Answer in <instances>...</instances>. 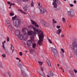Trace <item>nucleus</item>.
<instances>
[{"label": "nucleus", "mask_w": 77, "mask_h": 77, "mask_svg": "<svg viewBox=\"0 0 77 77\" xmlns=\"http://www.w3.org/2000/svg\"><path fill=\"white\" fill-rule=\"evenodd\" d=\"M51 51H52V53H54V55L55 57H57V51L56 49L53 48L51 47Z\"/></svg>", "instance_id": "obj_6"}, {"label": "nucleus", "mask_w": 77, "mask_h": 77, "mask_svg": "<svg viewBox=\"0 0 77 77\" xmlns=\"http://www.w3.org/2000/svg\"><path fill=\"white\" fill-rule=\"evenodd\" d=\"M12 48H13L12 47H11V50H12Z\"/></svg>", "instance_id": "obj_56"}, {"label": "nucleus", "mask_w": 77, "mask_h": 77, "mask_svg": "<svg viewBox=\"0 0 77 77\" xmlns=\"http://www.w3.org/2000/svg\"><path fill=\"white\" fill-rule=\"evenodd\" d=\"M29 28L33 29V30L35 31V32L34 33L33 35L34 36H36V34L38 35L39 33H40L39 35V40L38 43L39 45H41V44H42V42L44 40V35H43L42 32H41V31L40 30L38 31V29L37 28L34 27V26L32 25H29Z\"/></svg>", "instance_id": "obj_1"}, {"label": "nucleus", "mask_w": 77, "mask_h": 77, "mask_svg": "<svg viewBox=\"0 0 77 77\" xmlns=\"http://www.w3.org/2000/svg\"><path fill=\"white\" fill-rule=\"evenodd\" d=\"M44 26L45 27H49L50 26V25L48 23H47V22H45V23L44 24Z\"/></svg>", "instance_id": "obj_16"}, {"label": "nucleus", "mask_w": 77, "mask_h": 77, "mask_svg": "<svg viewBox=\"0 0 77 77\" xmlns=\"http://www.w3.org/2000/svg\"><path fill=\"white\" fill-rule=\"evenodd\" d=\"M20 11L21 13H22V14L23 13V11L22 10H20Z\"/></svg>", "instance_id": "obj_47"}, {"label": "nucleus", "mask_w": 77, "mask_h": 77, "mask_svg": "<svg viewBox=\"0 0 77 77\" xmlns=\"http://www.w3.org/2000/svg\"><path fill=\"white\" fill-rule=\"evenodd\" d=\"M47 76L48 77H50V76H49V75H47Z\"/></svg>", "instance_id": "obj_63"}, {"label": "nucleus", "mask_w": 77, "mask_h": 77, "mask_svg": "<svg viewBox=\"0 0 77 77\" xmlns=\"http://www.w3.org/2000/svg\"><path fill=\"white\" fill-rule=\"evenodd\" d=\"M21 74L23 77H28V75L26 74V72L24 71V69H21Z\"/></svg>", "instance_id": "obj_9"}, {"label": "nucleus", "mask_w": 77, "mask_h": 77, "mask_svg": "<svg viewBox=\"0 0 77 77\" xmlns=\"http://www.w3.org/2000/svg\"><path fill=\"white\" fill-rule=\"evenodd\" d=\"M73 2L75 4H76L77 3V2L76 1V0L74 1Z\"/></svg>", "instance_id": "obj_48"}, {"label": "nucleus", "mask_w": 77, "mask_h": 77, "mask_svg": "<svg viewBox=\"0 0 77 77\" xmlns=\"http://www.w3.org/2000/svg\"><path fill=\"white\" fill-rule=\"evenodd\" d=\"M0 67L1 68H3V66H2V62L0 61Z\"/></svg>", "instance_id": "obj_33"}, {"label": "nucleus", "mask_w": 77, "mask_h": 77, "mask_svg": "<svg viewBox=\"0 0 77 77\" xmlns=\"http://www.w3.org/2000/svg\"><path fill=\"white\" fill-rule=\"evenodd\" d=\"M74 53L77 56V50H75L74 51Z\"/></svg>", "instance_id": "obj_35"}, {"label": "nucleus", "mask_w": 77, "mask_h": 77, "mask_svg": "<svg viewBox=\"0 0 77 77\" xmlns=\"http://www.w3.org/2000/svg\"><path fill=\"white\" fill-rule=\"evenodd\" d=\"M38 72L40 75H41V76H43V77H45V75L44 74V72H42L41 73V72L39 71Z\"/></svg>", "instance_id": "obj_21"}, {"label": "nucleus", "mask_w": 77, "mask_h": 77, "mask_svg": "<svg viewBox=\"0 0 77 77\" xmlns=\"http://www.w3.org/2000/svg\"><path fill=\"white\" fill-rule=\"evenodd\" d=\"M62 21L63 22H66V20H65V18H64V17L63 18Z\"/></svg>", "instance_id": "obj_34"}, {"label": "nucleus", "mask_w": 77, "mask_h": 77, "mask_svg": "<svg viewBox=\"0 0 77 77\" xmlns=\"http://www.w3.org/2000/svg\"><path fill=\"white\" fill-rule=\"evenodd\" d=\"M52 21L53 23V24H54L55 23H57V21L55 20H54V19H53Z\"/></svg>", "instance_id": "obj_28"}, {"label": "nucleus", "mask_w": 77, "mask_h": 77, "mask_svg": "<svg viewBox=\"0 0 77 77\" xmlns=\"http://www.w3.org/2000/svg\"><path fill=\"white\" fill-rule=\"evenodd\" d=\"M10 15L11 17L14 16V14L12 13H10Z\"/></svg>", "instance_id": "obj_39"}, {"label": "nucleus", "mask_w": 77, "mask_h": 77, "mask_svg": "<svg viewBox=\"0 0 77 77\" xmlns=\"http://www.w3.org/2000/svg\"><path fill=\"white\" fill-rule=\"evenodd\" d=\"M47 62L48 65V66H51V63H50V61H49V60L47 59Z\"/></svg>", "instance_id": "obj_20"}, {"label": "nucleus", "mask_w": 77, "mask_h": 77, "mask_svg": "<svg viewBox=\"0 0 77 77\" xmlns=\"http://www.w3.org/2000/svg\"><path fill=\"white\" fill-rule=\"evenodd\" d=\"M6 23L7 24V26H8L9 29L10 30H11V29H12V25L10 23V22L8 20H7L5 21Z\"/></svg>", "instance_id": "obj_7"}, {"label": "nucleus", "mask_w": 77, "mask_h": 77, "mask_svg": "<svg viewBox=\"0 0 77 77\" xmlns=\"http://www.w3.org/2000/svg\"><path fill=\"white\" fill-rule=\"evenodd\" d=\"M31 39L32 41H34V36H32L31 37Z\"/></svg>", "instance_id": "obj_31"}, {"label": "nucleus", "mask_w": 77, "mask_h": 77, "mask_svg": "<svg viewBox=\"0 0 77 77\" xmlns=\"http://www.w3.org/2000/svg\"><path fill=\"white\" fill-rule=\"evenodd\" d=\"M22 14H26V13L25 12H23V13H22Z\"/></svg>", "instance_id": "obj_54"}, {"label": "nucleus", "mask_w": 77, "mask_h": 77, "mask_svg": "<svg viewBox=\"0 0 77 77\" xmlns=\"http://www.w3.org/2000/svg\"><path fill=\"white\" fill-rule=\"evenodd\" d=\"M5 41H4V42H2V47H3L4 49H5Z\"/></svg>", "instance_id": "obj_24"}, {"label": "nucleus", "mask_w": 77, "mask_h": 77, "mask_svg": "<svg viewBox=\"0 0 77 77\" xmlns=\"http://www.w3.org/2000/svg\"><path fill=\"white\" fill-rule=\"evenodd\" d=\"M8 5H11V2H8Z\"/></svg>", "instance_id": "obj_51"}, {"label": "nucleus", "mask_w": 77, "mask_h": 77, "mask_svg": "<svg viewBox=\"0 0 77 77\" xmlns=\"http://www.w3.org/2000/svg\"><path fill=\"white\" fill-rule=\"evenodd\" d=\"M19 54L21 56H22L23 55V53H22L21 52H20Z\"/></svg>", "instance_id": "obj_37"}, {"label": "nucleus", "mask_w": 77, "mask_h": 77, "mask_svg": "<svg viewBox=\"0 0 77 77\" xmlns=\"http://www.w3.org/2000/svg\"><path fill=\"white\" fill-rule=\"evenodd\" d=\"M38 6H40V3H38Z\"/></svg>", "instance_id": "obj_61"}, {"label": "nucleus", "mask_w": 77, "mask_h": 77, "mask_svg": "<svg viewBox=\"0 0 77 77\" xmlns=\"http://www.w3.org/2000/svg\"><path fill=\"white\" fill-rule=\"evenodd\" d=\"M16 60H19V62H18L17 65V66H18V67L21 69H21H23V63H22V62H21L20 59H19L18 57H17L16 58Z\"/></svg>", "instance_id": "obj_4"}, {"label": "nucleus", "mask_w": 77, "mask_h": 77, "mask_svg": "<svg viewBox=\"0 0 77 77\" xmlns=\"http://www.w3.org/2000/svg\"><path fill=\"white\" fill-rule=\"evenodd\" d=\"M33 52H34V51L33 50H31L30 51V52L31 53H33Z\"/></svg>", "instance_id": "obj_41"}, {"label": "nucleus", "mask_w": 77, "mask_h": 77, "mask_svg": "<svg viewBox=\"0 0 77 77\" xmlns=\"http://www.w3.org/2000/svg\"><path fill=\"white\" fill-rule=\"evenodd\" d=\"M41 70H42V71H44V69H43V68H42V67H41Z\"/></svg>", "instance_id": "obj_49"}, {"label": "nucleus", "mask_w": 77, "mask_h": 77, "mask_svg": "<svg viewBox=\"0 0 77 77\" xmlns=\"http://www.w3.org/2000/svg\"><path fill=\"white\" fill-rule=\"evenodd\" d=\"M23 9H24V11H26L28 9V7H27V6H26V7H25L23 8Z\"/></svg>", "instance_id": "obj_30"}, {"label": "nucleus", "mask_w": 77, "mask_h": 77, "mask_svg": "<svg viewBox=\"0 0 77 77\" xmlns=\"http://www.w3.org/2000/svg\"><path fill=\"white\" fill-rule=\"evenodd\" d=\"M40 13L41 14H44V13L47 12V10L45 9V8L43 7H40L39 8Z\"/></svg>", "instance_id": "obj_5"}, {"label": "nucleus", "mask_w": 77, "mask_h": 77, "mask_svg": "<svg viewBox=\"0 0 77 77\" xmlns=\"http://www.w3.org/2000/svg\"><path fill=\"white\" fill-rule=\"evenodd\" d=\"M6 39L7 41V42H9V37H7L6 38Z\"/></svg>", "instance_id": "obj_38"}, {"label": "nucleus", "mask_w": 77, "mask_h": 77, "mask_svg": "<svg viewBox=\"0 0 77 77\" xmlns=\"http://www.w3.org/2000/svg\"><path fill=\"white\" fill-rule=\"evenodd\" d=\"M23 2H27V1H28V0H23Z\"/></svg>", "instance_id": "obj_58"}, {"label": "nucleus", "mask_w": 77, "mask_h": 77, "mask_svg": "<svg viewBox=\"0 0 77 77\" xmlns=\"http://www.w3.org/2000/svg\"><path fill=\"white\" fill-rule=\"evenodd\" d=\"M48 41L50 44H52V42L51 41V40H50V39H49Z\"/></svg>", "instance_id": "obj_44"}, {"label": "nucleus", "mask_w": 77, "mask_h": 77, "mask_svg": "<svg viewBox=\"0 0 77 77\" xmlns=\"http://www.w3.org/2000/svg\"><path fill=\"white\" fill-rule=\"evenodd\" d=\"M27 44H28V45H29V47H30V46L33 45V43L32 42V41L30 40L27 41Z\"/></svg>", "instance_id": "obj_12"}, {"label": "nucleus", "mask_w": 77, "mask_h": 77, "mask_svg": "<svg viewBox=\"0 0 77 77\" xmlns=\"http://www.w3.org/2000/svg\"><path fill=\"white\" fill-rule=\"evenodd\" d=\"M70 75H72H72H73V74H72V73H70Z\"/></svg>", "instance_id": "obj_60"}, {"label": "nucleus", "mask_w": 77, "mask_h": 77, "mask_svg": "<svg viewBox=\"0 0 77 77\" xmlns=\"http://www.w3.org/2000/svg\"><path fill=\"white\" fill-rule=\"evenodd\" d=\"M60 26H57V29H60Z\"/></svg>", "instance_id": "obj_43"}, {"label": "nucleus", "mask_w": 77, "mask_h": 77, "mask_svg": "<svg viewBox=\"0 0 77 77\" xmlns=\"http://www.w3.org/2000/svg\"><path fill=\"white\" fill-rule=\"evenodd\" d=\"M21 74L23 77H28V75L26 74V72L24 71V69H21Z\"/></svg>", "instance_id": "obj_8"}, {"label": "nucleus", "mask_w": 77, "mask_h": 77, "mask_svg": "<svg viewBox=\"0 0 77 77\" xmlns=\"http://www.w3.org/2000/svg\"><path fill=\"white\" fill-rule=\"evenodd\" d=\"M14 49L12 50V53H13V52H14Z\"/></svg>", "instance_id": "obj_53"}, {"label": "nucleus", "mask_w": 77, "mask_h": 77, "mask_svg": "<svg viewBox=\"0 0 77 77\" xmlns=\"http://www.w3.org/2000/svg\"><path fill=\"white\" fill-rule=\"evenodd\" d=\"M55 3L56 4H57L56 3H57L58 5H61V3H60V2L59 0H56V2H55Z\"/></svg>", "instance_id": "obj_22"}, {"label": "nucleus", "mask_w": 77, "mask_h": 77, "mask_svg": "<svg viewBox=\"0 0 77 77\" xmlns=\"http://www.w3.org/2000/svg\"><path fill=\"white\" fill-rule=\"evenodd\" d=\"M74 72H75V73H77V71L75 69H74Z\"/></svg>", "instance_id": "obj_45"}, {"label": "nucleus", "mask_w": 77, "mask_h": 77, "mask_svg": "<svg viewBox=\"0 0 77 77\" xmlns=\"http://www.w3.org/2000/svg\"><path fill=\"white\" fill-rule=\"evenodd\" d=\"M62 70H63V72H64V70H63V69H62Z\"/></svg>", "instance_id": "obj_64"}, {"label": "nucleus", "mask_w": 77, "mask_h": 77, "mask_svg": "<svg viewBox=\"0 0 77 77\" xmlns=\"http://www.w3.org/2000/svg\"><path fill=\"white\" fill-rule=\"evenodd\" d=\"M57 66H58V68L59 67V66H59V64H57Z\"/></svg>", "instance_id": "obj_57"}, {"label": "nucleus", "mask_w": 77, "mask_h": 77, "mask_svg": "<svg viewBox=\"0 0 77 77\" xmlns=\"http://www.w3.org/2000/svg\"><path fill=\"white\" fill-rule=\"evenodd\" d=\"M60 8L59 7H58L57 8H56V11L57 12H58V11H59V10H60Z\"/></svg>", "instance_id": "obj_25"}, {"label": "nucleus", "mask_w": 77, "mask_h": 77, "mask_svg": "<svg viewBox=\"0 0 77 77\" xmlns=\"http://www.w3.org/2000/svg\"><path fill=\"white\" fill-rule=\"evenodd\" d=\"M25 47H26V48H29L30 47L29 46V45H28V44L27 45H26V44H25Z\"/></svg>", "instance_id": "obj_29"}, {"label": "nucleus", "mask_w": 77, "mask_h": 77, "mask_svg": "<svg viewBox=\"0 0 77 77\" xmlns=\"http://www.w3.org/2000/svg\"><path fill=\"white\" fill-rule=\"evenodd\" d=\"M61 32H62V30L61 29H59L58 30H57V33L58 35H60V33H61Z\"/></svg>", "instance_id": "obj_19"}, {"label": "nucleus", "mask_w": 77, "mask_h": 77, "mask_svg": "<svg viewBox=\"0 0 77 77\" xmlns=\"http://www.w3.org/2000/svg\"><path fill=\"white\" fill-rule=\"evenodd\" d=\"M12 5H13V4L12 3L10 4V6H12Z\"/></svg>", "instance_id": "obj_62"}, {"label": "nucleus", "mask_w": 77, "mask_h": 77, "mask_svg": "<svg viewBox=\"0 0 77 77\" xmlns=\"http://www.w3.org/2000/svg\"><path fill=\"white\" fill-rule=\"evenodd\" d=\"M7 53L8 55H10V53L9 52H7Z\"/></svg>", "instance_id": "obj_50"}, {"label": "nucleus", "mask_w": 77, "mask_h": 77, "mask_svg": "<svg viewBox=\"0 0 77 77\" xmlns=\"http://www.w3.org/2000/svg\"><path fill=\"white\" fill-rule=\"evenodd\" d=\"M38 63L40 65H42L43 64V63L42 62L38 61Z\"/></svg>", "instance_id": "obj_32"}, {"label": "nucleus", "mask_w": 77, "mask_h": 77, "mask_svg": "<svg viewBox=\"0 0 77 77\" xmlns=\"http://www.w3.org/2000/svg\"><path fill=\"white\" fill-rule=\"evenodd\" d=\"M61 37H64V35H63V34H62L61 35Z\"/></svg>", "instance_id": "obj_59"}, {"label": "nucleus", "mask_w": 77, "mask_h": 77, "mask_svg": "<svg viewBox=\"0 0 77 77\" xmlns=\"http://www.w3.org/2000/svg\"><path fill=\"white\" fill-rule=\"evenodd\" d=\"M2 56L3 57H6V55L5 54H2Z\"/></svg>", "instance_id": "obj_42"}, {"label": "nucleus", "mask_w": 77, "mask_h": 77, "mask_svg": "<svg viewBox=\"0 0 77 77\" xmlns=\"http://www.w3.org/2000/svg\"><path fill=\"white\" fill-rule=\"evenodd\" d=\"M30 21L31 23L32 24L35 25V27H37V28H38L39 27V26H38V25L37 24V23H36L35 22L32 20H31Z\"/></svg>", "instance_id": "obj_11"}, {"label": "nucleus", "mask_w": 77, "mask_h": 77, "mask_svg": "<svg viewBox=\"0 0 77 77\" xmlns=\"http://www.w3.org/2000/svg\"><path fill=\"white\" fill-rule=\"evenodd\" d=\"M26 28H25L23 29L22 31L24 35L26 36H28V34L26 33Z\"/></svg>", "instance_id": "obj_10"}, {"label": "nucleus", "mask_w": 77, "mask_h": 77, "mask_svg": "<svg viewBox=\"0 0 77 77\" xmlns=\"http://www.w3.org/2000/svg\"><path fill=\"white\" fill-rule=\"evenodd\" d=\"M32 45V48H36V44L35 43H33Z\"/></svg>", "instance_id": "obj_23"}, {"label": "nucleus", "mask_w": 77, "mask_h": 77, "mask_svg": "<svg viewBox=\"0 0 77 77\" xmlns=\"http://www.w3.org/2000/svg\"><path fill=\"white\" fill-rule=\"evenodd\" d=\"M75 11L72 10H70V11H67V15L68 16L72 17L75 16Z\"/></svg>", "instance_id": "obj_3"}, {"label": "nucleus", "mask_w": 77, "mask_h": 77, "mask_svg": "<svg viewBox=\"0 0 77 77\" xmlns=\"http://www.w3.org/2000/svg\"><path fill=\"white\" fill-rule=\"evenodd\" d=\"M69 6H70V7H73L74 6V5H73V4H70Z\"/></svg>", "instance_id": "obj_40"}, {"label": "nucleus", "mask_w": 77, "mask_h": 77, "mask_svg": "<svg viewBox=\"0 0 77 77\" xmlns=\"http://www.w3.org/2000/svg\"><path fill=\"white\" fill-rule=\"evenodd\" d=\"M31 7H33L34 6V3L33 2V0H32V2L31 3Z\"/></svg>", "instance_id": "obj_27"}, {"label": "nucleus", "mask_w": 77, "mask_h": 77, "mask_svg": "<svg viewBox=\"0 0 77 77\" xmlns=\"http://www.w3.org/2000/svg\"><path fill=\"white\" fill-rule=\"evenodd\" d=\"M20 40H22V39H23V35H22L21 34L20 35Z\"/></svg>", "instance_id": "obj_26"}, {"label": "nucleus", "mask_w": 77, "mask_h": 77, "mask_svg": "<svg viewBox=\"0 0 77 77\" xmlns=\"http://www.w3.org/2000/svg\"><path fill=\"white\" fill-rule=\"evenodd\" d=\"M59 68H60V69H62V67H61L60 66L59 67Z\"/></svg>", "instance_id": "obj_52"}, {"label": "nucleus", "mask_w": 77, "mask_h": 77, "mask_svg": "<svg viewBox=\"0 0 77 77\" xmlns=\"http://www.w3.org/2000/svg\"><path fill=\"white\" fill-rule=\"evenodd\" d=\"M61 51H62L63 53H65V51H64V50L63 49H61Z\"/></svg>", "instance_id": "obj_46"}, {"label": "nucleus", "mask_w": 77, "mask_h": 77, "mask_svg": "<svg viewBox=\"0 0 77 77\" xmlns=\"http://www.w3.org/2000/svg\"><path fill=\"white\" fill-rule=\"evenodd\" d=\"M15 34L17 36H18L20 34V31L19 30H17L16 31Z\"/></svg>", "instance_id": "obj_15"}, {"label": "nucleus", "mask_w": 77, "mask_h": 77, "mask_svg": "<svg viewBox=\"0 0 77 77\" xmlns=\"http://www.w3.org/2000/svg\"><path fill=\"white\" fill-rule=\"evenodd\" d=\"M28 36L29 35H32L33 34V31H29L28 32Z\"/></svg>", "instance_id": "obj_18"}, {"label": "nucleus", "mask_w": 77, "mask_h": 77, "mask_svg": "<svg viewBox=\"0 0 77 77\" xmlns=\"http://www.w3.org/2000/svg\"><path fill=\"white\" fill-rule=\"evenodd\" d=\"M17 16H14L12 17V21L13 23V24L14 26L16 27H20V24L21 23V20H20L17 19Z\"/></svg>", "instance_id": "obj_2"}, {"label": "nucleus", "mask_w": 77, "mask_h": 77, "mask_svg": "<svg viewBox=\"0 0 77 77\" xmlns=\"http://www.w3.org/2000/svg\"><path fill=\"white\" fill-rule=\"evenodd\" d=\"M8 74L9 75V77H11V74L9 72H8Z\"/></svg>", "instance_id": "obj_36"}, {"label": "nucleus", "mask_w": 77, "mask_h": 77, "mask_svg": "<svg viewBox=\"0 0 77 77\" xmlns=\"http://www.w3.org/2000/svg\"><path fill=\"white\" fill-rule=\"evenodd\" d=\"M49 75H50V77H53V75H54V73H53V72H51L50 71H49Z\"/></svg>", "instance_id": "obj_17"}, {"label": "nucleus", "mask_w": 77, "mask_h": 77, "mask_svg": "<svg viewBox=\"0 0 77 77\" xmlns=\"http://www.w3.org/2000/svg\"><path fill=\"white\" fill-rule=\"evenodd\" d=\"M40 22L42 24V25H44V24L45 23L46 21L43 20H40Z\"/></svg>", "instance_id": "obj_14"}, {"label": "nucleus", "mask_w": 77, "mask_h": 77, "mask_svg": "<svg viewBox=\"0 0 77 77\" xmlns=\"http://www.w3.org/2000/svg\"><path fill=\"white\" fill-rule=\"evenodd\" d=\"M54 2L53 3V5L54 6V8H56L57 7V4L56 3V0H53Z\"/></svg>", "instance_id": "obj_13"}, {"label": "nucleus", "mask_w": 77, "mask_h": 77, "mask_svg": "<svg viewBox=\"0 0 77 77\" xmlns=\"http://www.w3.org/2000/svg\"><path fill=\"white\" fill-rule=\"evenodd\" d=\"M11 47H12L13 48H14V46H13L12 45V44H11Z\"/></svg>", "instance_id": "obj_55"}]
</instances>
